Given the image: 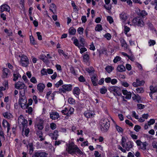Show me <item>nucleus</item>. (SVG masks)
I'll list each match as a JSON object with an SVG mask.
<instances>
[{
    "label": "nucleus",
    "mask_w": 157,
    "mask_h": 157,
    "mask_svg": "<svg viewBox=\"0 0 157 157\" xmlns=\"http://www.w3.org/2000/svg\"><path fill=\"white\" fill-rule=\"evenodd\" d=\"M66 150L68 153L73 155L76 152L80 155L83 154V152L73 143L66 144Z\"/></svg>",
    "instance_id": "nucleus-1"
},
{
    "label": "nucleus",
    "mask_w": 157,
    "mask_h": 157,
    "mask_svg": "<svg viewBox=\"0 0 157 157\" xmlns=\"http://www.w3.org/2000/svg\"><path fill=\"white\" fill-rule=\"evenodd\" d=\"M100 128L102 132H106L110 126L109 121L107 119H102L99 123Z\"/></svg>",
    "instance_id": "nucleus-2"
},
{
    "label": "nucleus",
    "mask_w": 157,
    "mask_h": 157,
    "mask_svg": "<svg viewBox=\"0 0 157 157\" xmlns=\"http://www.w3.org/2000/svg\"><path fill=\"white\" fill-rule=\"evenodd\" d=\"M108 90L110 92L113 93L114 95L115 96H120L122 94L121 90L118 86H110Z\"/></svg>",
    "instance_id": "nucleus-3"
},
{
    "label": "nucleus",
    "mask_w": 157,
    "mask_h": 157,
    "mask_svg": "<svg viewBox=\"0 0 157 157\" xmlns=\"http://www.w3.org/2000/svg\"><path fill=\"white\" fill-rule=\"evenodd\" d=\"M72 89V86L71 84H64L62 86V87L59 89V93L65 94L66 92H69Z\"/></svg>",
    "instance_id": "nucleus-4"
},
{
    "label": "nucleus",
    "mask_w": 157,
    "mask_h": 157,
    "mask_svg": "<svg viewBox=\"0 0 157 157\" xmlns=\"http://www.w3.org/2000/svg\"><path fill=\"white\" fill-rule=\"evenodd\" d=\"M132 22L135 25L140 27H143L144 24L143 19L140 17L137 16L133 18L132 20Z\"/></svg>",
    "instance_id": "nucleus-5"
},
{
    "label": "nucleus",
    "mask_w": 157,
    "mask_h": 157,
    "mask_svg": "<svg viewBox=\"0 0 157 157\" xmlns=\"http://www.w3.org/2000/svg\"><path fill=\"white\" fill-rule=\"evenodd\" d=\"M19 56L21 58L20 63L21 65L24 67L28 66L29 62L27 56L24 54L22 55L21 56Z\"/></svg>",
    "instance_id": "nucleus-6"
},
{
    "label": "nucleus",
    "mask_w": 157,
    "mask_h": 157,
    "mask_svg": "<svg viewBox=\"0 0 157 157\" xmlns=\"http://www.w3.org/2000/svg\"><path fill=\"white\" fill-rule=\"evenodd\" d=\"M43 121L39 118H37L35 125L36 128L39 130H42L43 128Z\"/></svg>",
    "instance_id": "nucleus-7"
},
{
    "label": "nucleus",
    "mask_w": 157,
    "mask_h": 157,
    "mask_svg": "<svg viewBox=\"0 0 157 157\" xmlns=\"http://www.w3.org/2000/svg\"><path fill=\"white\" fill-rule=\"evenodd\" d=\"M90 79L92 83L94 86H96L98 84L97 82L98 80V77L96 74H94L92 75H90Z\"/></svg>",
    "instance_id": "nucleus-8"
},
{
    "label": "nucleus",
    "mask_w": 157,
    "mask_h": 157,
    "mask_svg": "<svg viewBox=\"0 0 157 157\" xmlns=\"http://www.w3.org/2000/svg\"><path fill=\"white\" fill-rule=\"evenodd\" d=\"M10 9V7L8 4H3L0 7V13H2L4 11L9 12Z\"/></svg>",
    "instance_id": "nucleus-9"
},
{
    "label": "nucleus",
    "mask_w": 157,
    "mask_h": 157,
    "mask_svg": "<svg viewBox=\"0 0 157 157\" xmlns=\"http://www.w3.org/2000/svg\"><path fill=\"white\" fill-rule=\"evenodd\" d=\"M26 102L27 100L26 97H24V98L21 97H19V103L20 105L21 108H23V107H25V108H26V105L27 104Z\"/></svg>",
    "instance_id": "nucleus-10"
},
{
    "label": "nucleus",
    "mask_w": 157,
    "mask_h": 157,
    "mask_svg": "<svg viewBox=\"0 0 157 157\" xmlns=\"http://www.w3.org/2000/svg\"><path fill=\"white\" fill-rule=\"evenodd\" d=\"M145 82L143 80L140 81L139 78H136V82H134L132 83V85L135 87H137L144 85Z\"/></svg>",
    "instance_id": "nucleus-11"
},
{
    "label": "nucleus",
    "mask_w": 157,
    "mask_h": 157,
    "mask_svg": "<svg viewBox=\"0 0 157 157\" xmlns=\"http://www.w3.org/2000/svg\"><path fill=\"white\" fill-rule=\"evenodd\" d=\"M74 111V109H65L62 110V113L67 116H70L72 114Z\"/></svg>",
    "instance_id": "nucleus-12"
},
{
    "label": "nucleus",
    "mask_w": 157,
    "mask_h": 157,
    "mask_svg": "<svg viewBox=\"0 0 157 157\" xmlns=\"http://www.w3.org/2000/svg\"><path fill=\"white\" fill-rule=\"evenodd\" d=\"M2 78H7L8 77V74L10 72V70L7 68H3L2 70Z\"/></svg>",
    "instance_id": "nucleus-13"
},
{
    "label": "nucleus",
    "mask_w": 157,
    "mask_h": 157,
    "mask_svg": "<svg viewBox=\"0 0 157 157\" xmlns=\"http://www.w3.org/2000/svg\"><path fill=\"white\" fill-rule=\"evenodd\" d=\"M133 146V143L131 141L127 142L123 147L127 151H129Z\"/></svg>",
    "instance_id": "nucleus-14"
},
{
    "label": "nucleus",
    "mask_w": 157,
    "mask_h": 157,
    "mask_svg": "<svg viewBox=\"0 0 157 157\" xmlns=\"http://www.w3.org/2000/svg\"><path fill=\"white\" fill-rule=\"evenodd\" d=\"M94 113L93 110L89 109L87 110L84 113V115L87 118L92 117L94 116Z\"/></svg>",
    "instance_id": "nucleus-15"
},
{
    "label": "nucleus",
    "mask_w": 157,
    "mask_h": 157,
    "mask_svg": "<svg viewBox=\"0 0 157 157\" xmlns=\"http://www.w3.org/2000/svg\"><path fill=\"white\" fill-rule=\"evenodd\" d=\"M15 87L17 89L21 90L25 88V84L23 82L20 81H18L15 84Z\"/></svg>",
    "instance_id": "nucleus-16"
},
{
    "label": "nucleus",
    "mask_w": 157,
    "mask_h": 157,
    "mask_svg": "<svg viewBox=\"0 0 157 157\" xmlns=\"http://www.w3.org/2000/svg\"><path fill=\"white\" fill-rule=\"evenodd\" d=\"M119 17L122 22H125L128 18V15L127 13L123 12L119 14Z\"/></svg>",
    "instance_id": "nucleus-17"
},
{
    "label": "nucleus",
    "mask_w": 157,
    "mask_h": 157,
    "mask_svg": "<svg viewBox=\"0 0 157 157\" xmlns=\"http://www.w3.org/2000/svg\"><path fill=\"white\" fill-rule=\"evenodd\" d=\"M132 99L135 101H137L138 103H141L142 101L141 100V97L138 95H136L135 94H133V95L132 97Z\"/></svg>",
    "instance_id": "nucleus-18"
},
{
    "label": "nucleus",
    "mask_w": 157,
    "mask_h": 157,
    "mask_svg": "<svg viewBox=\"0 0 157 157\" xmlns=\"http://www.w3.org/2000/svg\"><path fill=\"white\" fill-rule=\"evenodd\" d=\"M48 154L45 152H37L35 153V154L32 157H46Z\"/></svg>",
    "instance_id": "nucleus-19"
},
{
    "label": "nucleus",
    "mask_w": 157,
    "mask_h": 157,
    "mask_svg": "<svg viewBox=\"0 0 157 157\" xmlns=\"http://www.w3.org/2000/svg\"><path fill=\"white\" fill-rule=\"evenodd\" d=\"M2 125L4 128H7V132H9L10 129V124L6 120H3L2 122Z\"/></svg>",
    "instance_id": "nucleus-20"
},
{
    "label": "nucleus",
    "mask_w": 157,
    "mask_h": 157,
    "mask_svg": "<svg viewBox=\"0 0 157 157\" xmlns=\"http://www.w3.org/2000/svg\"><path fill=\"white\" fill-rule=\"evenodd\" d=\"M50 117L52 119L56 120L59 117V116L57 112H53L50 113Z\"/></svg>",
    "instance_id": "nucleus-21"
},
{
    "label": "nucleus",
    "mask_w": 157,
    "mask_h": 157,
    "mask_svg": "<svg viewBox=\"0 0 157 157\" xmlns=\"http://www.w3.org/2000/svg\"><path fill=\"white\" fill-rule=\"evenodd\" d=\"M80 89L78 87H74L73 90V93L76 98H78L80 94Z\"/></svg>",
    "instance_id": "nucleus-22"
},
{
    "label": "nucleus",
    "mask_w": 157,
    "mask_h": 157,
    "mask_svg": "<svg viewBox=\"0 0 157 157\" xmlns=\"http://www.w3.org/2000/svg\"><path fill=\"white\" fill-rule=\"evenodd\" d=\"M113 121L114 123V126L115 127L118 132L120 133H122L123 131V128L120 126L118 125L113 120Z\"/></svg>",
    "instance_id": "nucleus-23"
},
{
    "label": "nucleus",
    "mask_w": 157,
    "mask_h": 157,
    "mask_svg": "<svg viewBox=\"0 0 157 157\" xmlns=\"http://www.w3.org/2000/svg\"><path fill=\"white\" fill-rule=\"evenodd\" d=\"M3 115L4 117L8 119H11L13 118L12 114L9 112H4L3 113Z\"/></svg>",
    "instance_id": "nucleus-24"
},
{
    "label": "nucleus",
    "mask_w": 157,
    "mask_h": 157,
    "mask_svg": "<svg viewBox=\"0 0 157 157\" xmlns=\"http://www.w3.org/2000/svg\"><path fill=\"white\" fill-rule=\"evenodd\" d=\"M58 132L57 130H55L53 133H51L49 134V136L53 140H56L58 136Z\"/></svg>",
    "instance_id": "nucleus-25"
},
{
    "label": "nucleus",
    "mask_w": 157,
    "mask_h": 157,
    "mask_svg": "<svg viewBox=\"0 0 157 157\" xmlns=\"http://www.w3.org/2000/svg\"><path fill=\"white\" fill-rule=\"evenodd\" d=\"M37 89L41 93L42 92L45 88V85L44 84L42 83H39L37 86Z\"/></svg>",
    "instance_id": "nucleus-26"
},
{
    "label": "nucleus",
    "mask_w": 157,
    "mask_h": 157,
    "mask_svg": "<svg viewBox=\"0 0 157 157\" xmlns=\"http://www.w3.org/2000/svg\"><path fill=\"white\" fill-rule=\"evenodd\" d=\"M86 71L89 74V75H92V74H94L95 71L94 68L92 67H89L86 68Z\"/></svg>",
    "instance_id": "nucleus-27"
},
{
    "label": "nucleus",
    "mask_w": 157,
    "mask_h": 157,
    "mask_svg": "<svg viewBox=\"0 0 157 157\" xmlns=\"http://www.w3.org/2000/svg\"><path fill=\"white\" fill-rule=\"evenodd\" d=\"M36 134L37 136L40 139V140L42 141L45 140V137L43 136V133L41 131H37L36 132Z\"/></svg>",
    "instance_id": "nucleus-28"
},
{
    "label": "nucleus",
    "mask_w": 157,
    "mask_h": 157,
    "mask_svg": "<svg viewBox=\"0 0 157 157\" xmlns=\"http://www.w3.org/2000/svg\"><path fill=\"white\" fill-rule=\"evenodd\" d=\"M117 70L120 72H123L125 71V68L123 65H119L117 68Z\"/></svg>",
    "instance_id": "nucleus-29"
},
{
    "label": "nucleus",
    "mask_w": 157,
    "mask_h": 157,
    "mask_svg": "<svg viewBox=\"0 0 157 157\" xmlns=\"http://www.w3.org/2000/svg\"><path fill=\"white\" fill-rule=\"evenodd\" d=\"M128 138L127 136H123L121 140V144L123 147L128 142Z\"/></svg>",
    "instance_id": "nucleus-30"
},
{
    "label": "nucleus",
    "mask_w": 157,
    "mask_h": 157,
    "mask_svg": "<svg viewBox=\"0 0 157 157\" xmlns=\"http://www.w3.org/2000/svg\"><path fill=\"white\" fill-rule=\"evenodd\" d=\"M148 143L146 142H142L140 147L143 150H145L146 149L147 146L148 145Z\"/></svg>",
    "instance_id": "nucleus-31"
},
{
    "label": "nucleus",
    "mask_w": 157,
    "mask_h": 157,
    "mask_svg": "<svg viewBox=\"0 0 157 157\" xmlns=\"http://www.w3.org/2000/svg\"><path fill=\"white\" fill-rule=\"evenodd\" d=\"M26 87L24 89L21 90L20 91V96L19 97H25V90H26Z\"/></svg>",
    "instance_id": "nucleus-32"
},
{
    "label": "nucleus",
    "mask_w": 157,
    "mask_h": 157,
    "mask_svg": "<svg viewBox=\"0 0 157 157\" xmlns=\"http://www.w3.org/2000/svg\"><path fill=\"white\" fill-rule=\"evenodd\" d=\"M69 33L70 35H74L75 34L76 32V29L73 27H71L69 29Z\"/></svg>",
    "instance_id": "nucleus-33"
},
{
    "label": "nucleus",
    "mask_w": 157,
    "mask_h": 157,
    "mask_svg": "<svg viewBox=\"0 0 157 157\" xmlns=\"http://www.w3.org/2000/svg\"><path fill=\"white\" fill-rule=\"evenodd\" d=\"M46 56L44 54H41L40 56V59L42 60L45 63H47L48 61V60L46 59Z\"/></svg>",
    "instance_id": "nucleus-34"
},
{
    "label": "nucleus",
    "mask_w": 157,
    "mask_h": 157,
    "mask_svg": "<svg viewBox=\"0 0 157 157\" xmlns=\"http://www.w3.org/2000/svg\"><path fill=\"white\" fill-rule=\"evenodd\" d=\"M68 102L70 104L73 105L74 106L75 104V100L72 98H68Z\"/></svg>",
    "instance_id": "nucleus-35"
},
{
    "label": "nucleus",
    "mask_w": 157,
    "mask_h": 157,
    "mask_svg": "<svg viewBox=\"0 0 157 157\" xmlns=\"http://www.w3.org/2000/svg\"><path fill=\"white\" fill-rule=\"evenodd\" d=\"M114 69V68L111 66L108 65L105 68V70L108 73H110Z\"/></svg>",
    "instance_id": "nucleus-36"
},
{
    "label": "nucleus",
    "mask_w": 157,
    "mask_h": 157,
    "mask_svg": "<svg viewBox=\"0 0 157 157\" xmlns=\"http://www.w3.org/2000/svg\"><path fill=\"white\" fill-rule=\"evenodd\" d=\"M138 15L140 17H144L147 15V13L144 10H142L138 14Z\"/></svg>",
    "instance_id": "nucleus-37"
},
{
    "label": "nucleus",
    "mask_w": 157,
    "mask_h": 157,
    "mask_svg": "<svg viewBox=\"0 0 157 157\" xmlns=\"http://www.w3.org/2000/svg\"><path fill=\"white\" fill-rule=\"evenodd\" d=\"M33 145L32 143H29V144L27 146L28 148H29V152L30 154H32L33 151Z\"/></svg>",
    "instance_id": "nucleus-38"
},
{
    "label": "nucleus",
    "mask_w": 157,
    "mask_h": 157,
    "mask_svg": "<svg viewBox=\"0 0 157 157\" xmlns=\"http://www.w3.org/2000/svg\"><path fill=\"white\" fill-rule=\"evenodd\" d=\"M95 30L96 31L100 32L102 30V25L100 24H97L96 25Z\"/></svg>",
    "instance_id": "nucleus-39"
},
{
    "label": "nucleus",
    "mask_w": 157,
    "mask_h": 157,
    "mask_svg": "<svg viewBox=\"0 0 157 157\" xmlns=\"http://www.w3.org/2000/svg\"><path fill=\"white\" fill-rule=\"evenodd\" d=\"M13 81H16L18 79V78L21 77V76L20 75L19 73H14L13 74Z\"/></svg>",
    "instance_id": "nucleus-40"
},
{
    "label": "nucleus",
    "mask_w": 157,
    "mask_h": 157,
    "mask_svg": "<svg viewBox=\"0 0 157 157\" xmlns=\"http://www.w3.org/2000/svg\"><path fill=\"white\" fill-rule=\"evenodd\" d=\"M150 90L153 93L156 92H157V86H151L150 87Z\"/></svg>",
    "instance_id": "nucleus-41"
},
{
    "label": "nucleus",
    "mask_w": 157,
    "mask_h": 157,
    "mask_svg": "<svg viewBox=\"0 0 157 157\" xmlns=\"http://www.w3.org/2000/svg\"><path fill=\"white\" fill-rule=\"evenodd\" d=\"M70 71L71 73L74 76H76L77 75L76 70L75 69V68L73 67L72 66L70 67Z\"/></svg>",
    "instance_id": "nucleus-42"
},
{
    "label": "nucleus",
    "mask_w": 157,
    "mask_h": 157,
    "mask_svg": "<svg viewBox=\"0 0 157 157\" xmlns=\"http://www.w3.org/2000/svg\"><path fill=\"white\" fill-rule=\"evenodd\" d=\"M90 59L89 55L87 54H85L83 56V59L84 61L85 62H87L89 61Z\"/></svg>",
    "instance_id": "nucleus-43"
},
{
    "label": "nucleus",
    "mask_w": 157,
    "mask_h": 157,
    "mask_svg": "<svg viewBox=\"0 0 157 157\" xmlns=\"http://www.w3.org/2000/svg\"><path fill=\"white\" fill-rule=\"evenodd\" d=\"M25 119L24 117L22 115H20L18 118V123L20 125H21V124L24 121V120H25Z\"/></svg>",
    "instance_id": "nucleus-44"
},
{
    "label": "nucleus",
    "mask_w": 157,
    "mask_h": 157,
    "mask_svg": "<svg viewBox=\"0 0 157 157\" xmlns=\"http://www.w3.org/2000/svg\"><path fill=\"white\" fill-rule=\"evenodd\" d=\"M25 119L24 117L22 115H20L18 118V123L20 125H21V124L24 121V120H25Z\"/></svg>",
    "instance_id": "nucleus-45"
},
{
    "label": "nucleus",
    "mask_w": 157,
    "mask_h": 157,
    "mask_svg": "<svg viewBox=\"0 0 157 157\" xmlns=\"http://www.w3.org/2000/svg\"><path fill=\"white\" fill-rule=\"evenodd\" d=\"M75 108H83L82 104L79 101H76L74 106Z\"/></svg>",
    "instance_id": "nucleus-46"
},
{
    "label": "nucleus",
    "mask_w": 157,
    "mask_h": 157,
    "mask_svg": "<svg viewBox=\"0 0 157 157\" xmlns=\"http://www.w3.org/2000/svg\"><path fill=\"white\" fill-rule=\"evenodd\" d=\"M33 103V100L32 98H30L28 100V102L27 103L26 108H32L31 107H29V106L32 105Z\"/></svg>",
    "instance_id": "nucleus-47"
},
{
    "label": "nucleus",
    "mask_w": 157,
    "mask_h": 157,
    "mask_svg": "<svg viewBox=\"0 0 157 157\" xmlns=\"http://www.w3.org/2000/svg\"><path fill=\"white\" fill-rule=\"evenodd\" d=\"M100 91L101 94H104L107 92V89L104 86H103L102 88L100 89Z\"/></svg>",
    "instance_id": "nucleus-48"
},
{
    "label": "nucleus",
    "mask_w": 157,
    "mask_h": 157,
    "mask_svg": "<svg viewBox=\"0 0 157 157\" xmlns=\"http://www.w3.org/2000/svg\"><path fill=\"white\" fill-rule=\"evenodd\" d=\"M28 124V122L27 121L25 120H24V121L22 122V123H21V125H22V127L23 128V133L24 134L23 130L24 129L27 127Z\"/></svg>",
    "instance_id": "nucleus-49"
},
{
    "label": "nucleus",
    "mask_w": 157,
    "mask_h": 157,
    "mask_svg": "<svg viewBox=\"0 0 157 157\" xmlns=\"http://www.w3.org/2000/svg\"><path fill=\"white\" fill-rule=\"evenodd\" d=\"M4 32L7 34L8 36H12L13 35V33L11 31L9 32V31L7 29H5L4 30Z\"/></svg>",
    "instance_id": "nucleus-50"
},
{
    "label": "nucleus",
    "mask_w": 157,
    "mask_h": 157,
    "mask_svg": "<svg viewBox=\"0 0 157 157\" xmlns=\"http://www.w3.org/2000/svg\"><path fill=\"white\" fill-rule=\"evenodd\" d=\"M130 30V28L129 27H128L127 26H124V33L128 36V35L127 33Z\"/></svg>",
    "instance_id": "nucleus-51"
},
{
    "label": "nucleus",
    "mask_w": 157,
    "mask_h": 157,
    "mask_svg": "<svg viewBox=\"0 0 157 157\" xmlns=\"http://www.w3.org/2000/svg\"><path fill=\"white\" fill-rule=\"evenodd\" d=\"M104 37L105 38L108 40H110L112 37V36L110 33H107L104 35Z\"/></svg>",
    "instance_id": "nucleus-52"
},
{
    "label": "nucleus",
    "mask_w": 157,
    "mask_h": 157,
    "mask_svg": "<svg viewBox=\"0 0 157 157\" xmlns=\"http://www.w3.org/2000/svg\"><path fill=\"white\" fill-rule=\"evenodd\" d=\"M84 29L83 27H79L77 29V32L80 35H82L83 33Z\"/></svg>",
    "instance_id": "nucleus-53"
},
{
    "label": "nucleus",
    "mask_w": 157,
    "mask_h": 157,
    "mask_svg": "<svg viewBox=\"0 0 157 157\" xmlns=\"http://www.w3.org/2000/svg\"><path fill=\"white\" fill-rule=\"evenodd\" d=\"M20 4L21 5V7L23 10H25V0H21L20 1Z\"/></svg>",
    "instance_id": "nucleus-54"
},
{
    "label": "nucleus",
    "mask_w": 157,
    "mask_h": 157,
    "mask_svg": "<svg viewBox=\"0 0 157 157\" xmlns=\"http://www.w3.org/2000/svg\"><path fill=\"white\" fill-rule=\"evenodd\" d=\"M30 43L33 45H35L36 44V41L34 40V38L33 36H30Z\"/></svg>",
    "instance_id": "nucleus-55"
},
{
    "label": "nucleus",
    "mask_w": 157,
    "mask_h": 157,
    "mask_svg": "<svg viewBox=\"0 0 157 157\" xmlns=\"http://www.w3.org/2000/svg\"><path fill=\"white\" fill-rule=\"evenodd\" d=\"M121 58L119 56H116L114 58L113 62L114 63H116L117 62H118L120 61L121 60Z\"/></svg>",
    "instance_id": "nucleus-56"
},
{
    "label": "nucleus",
    "mask_w": 157,
    "mask_h": 157,
    "mask_svg": "<svg viewBox=\"0 0 157 157\" xmlns=\"http://www.w3.org/2000/svg\"><path fill=\"white\" fill-rule=\"evenodd\" d=\"M63 83V80L61 79H60L55 84V86L56 87L58 88L59 86L62 85Z\"/></svg>",
    "instance_id": "nucleus-57"
},
{
    "label": "nucleus",
    "mask_w": 157,
    "mask_h": 157,
    "mask_svg": "<svg viewBox=\"0 0 157 157\" xmlns=\"http://www.w3.org/2000/svg\"><path fill=\"white\" fill-rule=\"evenodd\" d=\"M85 78L82 75H80L78 78V80L81 82H85Z\"/></svg>",
    "instance_id": "nucleus-58"
},
{
    "label": "nucleus",
    "mask_w": 157,
    "mask_h": 157,
    "mask_svg": "<svg viewBox=\"0 0 157 157\" xmlns=\"http://www.w3.org/2000/svg\"><path fill=\"white\" fill-rule=\"evenodd\" d=\"M136 90L138 93H143L144 92V89L143 88L140 87L136 89Z\"/></svg>",
    "instance_id": "nucleus-59"
},
{
    "label": "nucleus",
    "mask_w": 157,
    "mask_h": 157,
    "mask_svg": "<svg viewBox=\"0 0 157 157\" xmlns=\"http://www.w3.org/2000/svg\"><path fill=\"white\" fill-rule=\"evenodd\" d=\"M107 20L110 24H112L113 22V17L110 16H108L107 17Z\"/></svg>",
    "instance_id": "nucleus-60"
},
{
    "label": "nucleus",
    "mask_w": 157,
    "mask_h": 157,
    "mask_svg": "<svg viewBox=\"0 0 157 157\" xmlns=\"http://www.w3.org/2000/svg\"><path fill=\"white\" fill-rule=\"evenodd\" d=\"M155 43L156 42L155 40H150L148 41L149 46H153L155 44Z\"/></svg>",
    "instance_id": "nucleus-61"
},
{
    "label": "nucleus",
    "mask_w": 157,
    "mask_h": 157,
    "mask_svg": "<svg viewBox=\"0 0 157 157\" xmlns=\"http://www.w3.org/2000/svg\"><path fill=\"white\" fill-rule=\"evenodd\" d=\"M155 121L154 119H151L149 120V121H148L147 122V124L148 126H150L151 125L153 124L154 123H155Z\"/></svg>",
    "instance_id": "nucleus-62"
},
{
    "label": "nucleus",
    "mask_w": 157,
    "mask_h": 157,
    "mask_svg": "<svg viewBox=\"0 0 157 157\" xmlns=\"http://www.w3.org/2000/svg\"><path fill=\"white\" fill-rule=\"evenodd\" d=\"M50 127L52 129L54 130L56 128V125L54 123H52L50 124Z\"/></svg>",
    "instance_id": "nucleus-63"
},
{
    "label": "nucleus",
    "mask_w": 157,
    "mask_h": 157,
    "mask_svg": "<svg viewBox=\"0 0 157 157\" xmlns=\"http://www.w3.org/2000/svg\"><path fill=\"white\" fill-rule=\"evenodd\" d=\"M152 145L154 148L157 150V142L153 141L152 143Z\"/></svg>",
    "instance_id": "nucleus-64"
}]
</instances>
